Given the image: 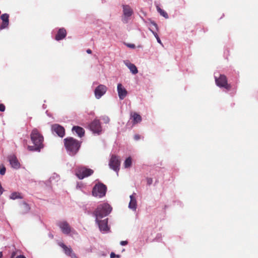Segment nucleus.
<instances>
[{
  "label": "nucleus",
  "instance_id": "1",
  "mask_svg": "<svg viewBox=\"0 0 258 258\" xmlns=\"http://www.w3.org/2000/svg\"><path fill=\"white\" fill-rule=\"evenodd\" d=\"M30 139L34 145L28 146V149L31 151L40 152L44 147L43 135L38 129L35 128L31 132Z\"/></svg>",
  "mask_w": 258,
  "mask_h": 258
},
{
  "label": "nucleus",
  "instance_id": "2",
  "mask_svg": "<svg viewBox=\"0 0 258 258\" xmlns=\"http://www.w3.org/2000/svg\"><path fill=\"white\" fill-rule=\"evenodd\" d=\"M63 141L66 149L69 155L71 156L75 155L80 148L81 142L73 137L66 138L63 140Z\"/></svg>",
  "mask_w": 258,
  "mask_h": 258
},
{
  "label": "nucleus",
  "instance_id": "3",
  "mask_svg": "<svg viewBox=\"0 0 258 258\" xmlns=\"http://www.w3.org/2000/svg\"><path fill=\"white\" fill-rule=\"evenodd\" d=\"M111 210L112 208L108 204L104 203L98 206L93 213L96 217V221H98L99 218H102L107 216L111 212Z\"/></svg>",
  "mask_w": 258,
  "mask_h": 258
},
{
  "label": "nucleus",
  "instance_id": "4",
  "mask_svg": "<svg viewBox=\"0 0 258 258\" xmlns=\"http://www.w3.org/2000/svg\"><path fill=\"white\" fill-rule=\"evenodd\" d=\"M94 171L84 166L77 167L76 169V175L80 179H83L85 177L91 175Z\"/></svg>",
  "mask_w": 258,
  "mask_h": 258
},
{
  "label": "nucleus",
  "instance_id": "5",
  "mask_svg": "<svg viewBox=\"0 0 258 258\" xmlns=\"http://www.w3.org/2000/svg\"><path fill=\"white\" fill-rule=\"evenodd\" d=\"M107 187L105 185L102 183L96 184L92 190V195L94 197L102 198L104 197L106 192Z\"/></svg>",
  "mask_w": 258,
  "mask_h": 258
},
{
  "label": "nucleus",
  "instance_id": "6",
  "mask_svg": "<svg viewBox=\"0 0 258 258\" xmlns=\"http://www.w3.org/2000/svg\"><path fill=\"white\" fill-rule=\"evenodd\" d=\"M215 82L216 85L220 88H224L227 91L231 89V85L228 83L227 77L224 75H220L218 78L215 77Z\"/></svg>",
  "mask_w": 258,
  "mask_h": 258
},
{
  "label": "nucleus",
  "instance_id": "7",
  "mask_svg": "<svg viewBox=\"0 0 258 258\" xmlns=\"http://www.w3.org/2000/svg\"><path fill=\"white\" fill-rule=\"evenodd\" d=\"M89 128L93 133L100 134L102 132V126L100 120L95 119L90 123Z\"/></svg>",
  "mask_w": 258,
  "mask_h": 258
},
{
  "label": "nucleus",
  "instance_id": "8",
  "mask_svg": "<svg viewBox=\"0 0 258 258\" xmlns=\"http://www.w3.org/2000/svg\"><path fill=\"white\" fill-rule=\"evenodd\" d=\"M120 163L118 157L113 155L110 159L109 165L110 168L116 172H118L119 169Z\"/></svg>",
  "mask_w": 258,
  "mask_h": 258
},
{
  "label": "nucleus",
  "instance_id": "9",
  "mask_svg": "<svg viewBox=\"0 0 258 258\" xmlns=\"http://www.w3.org/2000/svg\"><path fill=\"white\" fill-rule=\"evenodd\" d=\"M107 88L104 85H99L96 88L94 91L95 97L97 99L100 98L107 91Z\"/></svg>",
  "mask_w": 258,
  "mask_h": 258
},
{
  "label": "nucleus",
  "instance_id": "10",
  "mask_svg": "<svg viewBox=\"0 0 258 258\" xmlns=\"http://www.w3.org/2000/svg\"><path fill=\"white\" fill-rule=\"evenodd\" d=\"M51 130L53 133H55L60 137H63L65 135V130L62 126L55 124L52 125Z\"/></svg>",
  "mask_w": 258,
  "mask_h": 258
},
{
  "label": "nucleus",
  "instance_id": "11",
  "mask_svg": "<svg viewBox=\"0 0 258 258\" xmlns=\"http://www.w3.org/2000/svg\"><path fill=\"white\" fill-rule=\"evenodd\" d=\"M58 225L63 233L68 234L70 233L71 231V227L66 221L60 222Z\"/></svg>",
  "mask_w": 258,
  "mask_h": 258
},
{
  "label": "nucleus",
  "instance_id": "12",
  "mask_svg": "<svg viewBox=\"0 0 258 258\" xmlns=\"http://www.w3.org/2000/svg\"><path fill=\"white\" fill-rule=\"evenodd\" d=\"M117 90L119 99L123 100L127 94L126 90L120 83L117 85Z\"/></svg>",
  "mask_w": 258,
  "mask_h": 258
},
{
  "label": "nucleus",
  "instance_id": "13",
  "mask_svg": "<svg viewBox=\"0 0 258 258\" xmlns=\"http://www.w3.org/2000/svg\"><path fill=\"white\" fill-rule=\"evenodd\" d=\"M2 23L0 25V29H4L8 27L9 24V15L8 14H4L1 16Z\"/></svg>",
  "mask_w": 258,
  "mask_h": 258
},
{
  "label": "nucleus",
  "instance_id": "14",
  "mask_svg": "<svg viewBox=\"0 0 258 258\" xmlns=\"http://www.w3.org/2000/svg\"><path fill=\"white\" fill-rule=\"evenodd\" d=\"M9 161L12 167L13 168L19 169L20 168V164L15 155L9 156Z\"/></svg>",
  "mask_w": 258,
  "mask_h": 258
},
{
  "label": "nucleus",
  "instance_id": "15",
  "mask_svg": "<svg viewBox=\"0 0 258 258\" xmlns=\"http://www.w3.org/2000/svg\"><path fill=\"white\" fill-rule=\"evenodd\" d=\"M97 223L99 229L101 231H106L108 230V227L107 225V219L103 220H99L98 219V221H96Z\"/></svg>",
  "mask_w": 258,
  "mask_h": 258
},
{
  "label": "nucleus",
  "instance_id": "16",
  "mask_svg": "<svg viewBox=\"0 0 258 258\" xmlns=\"http://www.w3.org/2000/svg\"><path fill=\"white\" fill-rule=\"evenodd\" d=\"M67 31L65 29L61 28L59 29L55 35V39L57 40H60L63 39L66 37Z\"/></svg>",
  "mask_w": 258,
  "mask_h": 258
},
{
  "label": "nucleus",
  "instance_id": "17",
  "mask_svg": "<svg viewBox=\"0 0 258 258\" xmlns=\"http://www.w3.org/2000/svg\"><path fill=\"white\" fill-rule=\"evenodd\" d=\"M123 13L125 17H130L133 14L132 9L128 5H123Z\"/></svg>",
  "mask_w": 258,
  "mask_h": 258
},
{
  "label": "nucleus",
  "instance_id": "18",
  "mask_svg": "<svg viewBox=\"0 0 258 258\" xmlns=\"http://www.w3.org/2000/svg\"><path fill=\"white\" fill-rule=\"evenodd\" d=\"M58 244L63 249V251L66 255L69 256L73 252V249L71 247L67 246L63 243L60 242Z\"/></svg>",
  "mask_w": 258,
  "mask_h": 258
},
{
  "label": "nucleus",
  "instance_id": "19",
  "mask_svg": "<svg viewBox=\"0 0 258 258\" xmlns=\"http://www.w3.org/2000/svg\"><path fill=\"white\" fill-rule=\"evenodd\" d=\"M130 202L128 205V207L130 209L133 210V211H136L137 209V201L134 197V195H131L130 197Z\"/></svg>",
  "mask_w": 258,
  "mask_h": 258
},
{
  "label": "nucleus",
  "instance_id": "20",
  "mask_svg": "<svg viewBox=\"0 0 258 258\" xmlns=\"http://www.w3.org/2000/svg\"><path fill=\"white\" fill-rule=\"evenodd\" d=\"M72 131L75 132L78 136L81 138L84 136L85 134L84 128L79 126H74L72 128Z\"/></svg>",
  "mask_w": 258,
  "mask_h": 258
},
{
  "label": "nucleus",
  "instance_id": "21",
  "mask_svg": "<svg viewBox=\"0 0 258 258\" xmlns=\"http://www.w3.org/2000/svg\"><path fill=\"white\" fill-rule=\"evenodd\" d=\"M30 207L29 205L25 202H23L21 207L20 213L21 214H26L30 210Z\"/></svg>",
  "mask_w": 258,
  "mask_h": 258
},
{
  "label": "nucleus",
  "instance_id": "22",
  "mask_svg": "<svg viewBox=\"0 0 258 258\" xmlns=\"http://www.w3.org/2000/svg\"><path fill=\"white\" fill-rule=\"evenodd\" d=\"M125 64L133 74H136L138 73V69L134 64L131 62H126L125 63Z\"/></svg>",
  "mask_w": 258,
  "mask_h": 258
},
{
  "label": "nucleus",
  "instance_id": "23",
  "mask_svg": "<svg viewBox=\"0 0 258 258\" xmlns=\"http://www.w3.org/2000/svg\"><path fill=\"white\" fill-rule=\"evenodd\" d=\"M132 117L133 118L134 124L140 122L142 120V117L141 115L136 112H134L132 114Z\"/></svg>",
  "mask_w": 258,
  "mask_h": 258
},
{
  "label": "nucleus",
  "instance_id": "24",
  "mask_svg": "<svg viewBox=\"0 0 258 258\" xmlns=\"http://www.w3.org/2000/svg\"><path fill=\"white\" fill-rule=\"evenodd\" d=\"M156 9L161 16H163L165 19L169 18L168 14L164 10L161 9L158 5L156 6Z\"/></svg>",
  "mask_w": 258,
  "mask_h": 258
},
{
  "label": "nucleus",
  "instance_id": "25",
  "mask_svg": "<svg viewBox=\"0 0 258 258\" xmlns=\"http://www.w3.org/2000/svg\"><path fill=\"white\" fill-rule=\"evenodd\" d=\"M10 199L12 200H16L17 199H23L21 196V194L18 192H14L10 196Z\"/></svg>",
  "mask_w": 258,
  "mask_h": 258
},
{
  "label": "nucleus",
  "instance_id": "26",
  "mask_svg": "<svg viewBox=\"0 0 258 258\" xmlns=\"http://www.w3.org/2000/svg\"><path fill=\"white\" fill-rule=\"evenodd\" d=\"M132 161L131 157H128L126 159V160H125V161L124 162V167L126 168L130 167L132 165Z\"/></svg>",
  "mask_w": 258,
  "mask_h": 258
},
{
  "label": "nucleus",
  "instance_id": "27",
  "mask_svg": "<svg viewBox=\"0 0 258 258\" xmlns=\"http://www.w3.org/2000/svg\"><path fill=\"white\" fill-rule=\"evenodd\" d=\"M6 171V167L4 165H0V174L3 175L5 174Z\"/></svg>",
  "mask_w": 258,
  "mask_h": 258
},
{
  "label": "nucleus",
  "instance_id": "28",
  "mask_svg": "<svg viewBox=\"0 0 258 258\" xmlns=\"http://www.w3.org/2000/svg\"><path fill=\"white\" fill-rule=\"evenodd\" d=\"M102 119L103 120L105 123H108L110 121L109 118L108 116H102Z\"/></svg>",
  "mask_w": 258,
  "mask_h": 258
},
{
  "label": "nucleus",
  "instance_id": "29",
  "mask_svg": "<svg viewBox=\"0 0 258 258\" xmlns=\"http://www.w3.org/2000/svg\"><path fill=\"white\" fill-rule=\"evenodd\" d=\"M152 32H153V34L154 35L155 37L156 38L158 42L160 44H162L160 38L159 37L158 34L153 31Z\"/></svg>",
  "mask_w": 258,
  "mask_h": 258
},
{
  "label": "nucleus",
  "instance_id": "30",
  "mask_svg": "<svg viewBox=\"0 0 258 258\" xmlns=\"http://www.w3.org/2000/svg\"><path fill=\"white\" fill-rule=\"evenodd\" d=\"M153 179L151 178H147V182L148 185H151L152 183Z\"/></svg>",
  "mask_w": 258,
  "mask_h": 258
},
{
  "label": "nucleus",
  "instance_id": "31",
  "mask_svg": "<svg viewBox=\"0 0 258 258\" xmlns=\"http://www.w3.org/2000/svg\"><path fill=\"white\" fill-rule=\"evenodd\" d=\"M5 110V106L3 104H0V111L4 112Z\"/></svg>",
  "mask_w": 258,
  "mask_h": 258
},
{
  "label": "nucleus",
  "instance_id": "32",
  "mask_svg": "<svg viewBox=\"0 0 258 258\" xmlns=\"http://www.w3.org/2000/svg\"><path fill=\"white\" fill-rule=\"evenodd\" d=\"M115 257H117L118 258L119 257V255H116L114 252H111L110 253V258H114Z\"/></svg>",
  "mask_w": 258,
  "mask_h": 258
},
{
  "label": "nucleus",
  "instance_id": "33",
  "mask_svg": "<svg viewBox=\"0 0 258 258\" xmlns=\"http://www.w3.org/2000/svg\"><path fill=\"white\" fill-rule=\"evenodd\" d=\"M69 256L71 257V258H78L76 254L73 252Z\"/></svg>",
  "mask_w": 258,
  "mask_h": 258
},
{
  "label": "nucleus",
  "instance_id": "34",
  "mask_svg": "<svg viewBox=\"0 0 258 258\" xmlns=\"http://www.w3.org/2000/svg\"><path fill=\"white\" fill-rule=\"evenodd\" d=\"M69 256L71 257V258H78L76 254L73 252Z\"/></svg>",
  "mask_w": 258,
  "mask_h": 258
},
{
  "label": "nucleus",
  "instance_id": "35",
  "mask_svg": "<svg viewBox=\"0 0 258 258\" xmlns=\"http://www.w3.org/2000/svg\"><path fill=\"white\" fill-rule=\"evenodd\" d=\"M140 139V136L139 135H135L134 136V139L135 140H138Z\"/></svg>",
  "mask_w": 258,
  "mask_h": 258
},
{
  "label": "nucleus",
  "instance_id": "36",
  "mask_svg": "<svg viewBox=\"0 0 258 258\" xmlns=\"http://www.w3.org/2000/svg\"><path fill=\"white\" fill-rule=\"evenodd\" d=\"M128 242L127 241H121L120 242V244L122 245H125L127 244Z\"/></svg>",
  "mask_w": 258,
  "mask_h": 258
},
{
  "label": "nucleus",
  "instance_id": "37",
  "mask_svg": "<svg viewBox=\"0 0 258 258\" xmlns=\"http://www.w3.org/2000/svg\"><path fill=\"white\" fill-rule=\"evenodd\" d=\"M127 46L130 47V48H135V45L134 44H128L127 45Z\"/></svg>",
  "mask_w": 258,
  "mask_h": 258
},
{
  "label": "nucleus",
  "instance_id": "38",
  "mask_svg": "<svg viewBox=\"0 0 258 258\" xmlns=\"http://www.w3.org/2000/svg\"><path fill=\"white\" fill-rule=\"evenodd\" d=\"M16 254V252H15V251H14V252H12V254H11V258H16V257H15Z\"/></svg>",
  "mask_w": 258,
  "mask_h": 258
},
{
  "label": "nucleus",
  "instance_id": "39",
  "mask_svg": "<svg viewBox=\"0 0 258 258\" xmlns=\"http://www.w3.org/2000/svg\"><path fill=\"white\" fill-rule=\"evenodd\" d=\"M16 258H26V257L23 255H20L16 256Z\"/></svg>",
  "mask_w": 258,
  "mask_h": 258
},
{
  "label": "nucleus",
  "instance_id": "40",
  "mask_svg": "<svg viewBox=\"0 0 258 258\" xmlns=\"http://www.w3.org/2000/svg\"><path fill=\"white\" fill-rule=\"evenodd\" d=\"M86 52L87 53H88V54H91L92 53V50L90 49H88L87 50H86Z\"/></svg>",
  "mask_w": 258,
  "mask_h": 258
},
{
  "label": "nucleus",
  "instance_id": "41",
  "mask_svg": "<svg viewBox=\"0 0 258 258\" xmlns=\"http://www.w3.org/2000/svg\"><path fill=\"white\" fill-rule=\"evenodd\" d=\"M153 25H154L156 28H157V25L155 23H154H154H153Z\"/></svg>",
  "mask_w": 258,
  "mask_h": 258
},
{
  "label": "nucleus",
  "instance_id": "42",
  "mask_svg": "<svg viewBox=\"0 0 258 258\" xmlns=\"http://www.w3.org/2000/svg\"><path fill=\"white\" fill-rule=\"evenodd\" d=\"M3 257V253L2 252L0 251V258H2Z\"/></svg>",
  "mask_w": 258,
  "mask_h": 258
}]
</instances>
